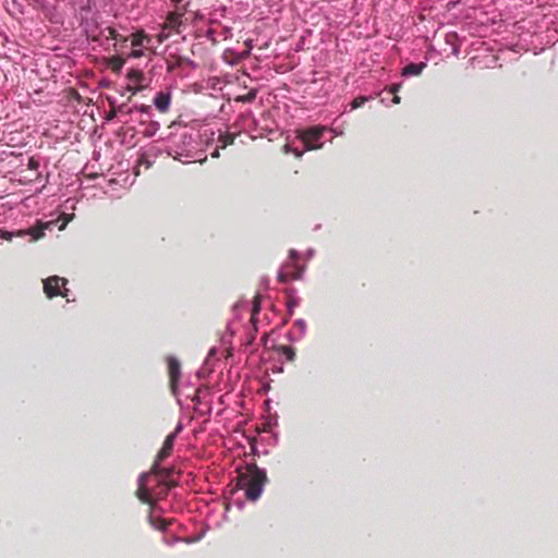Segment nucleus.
Segmentation results:
<instances>
[{
  "mask_svg": "<svg viewBox=\"0 0 558 558\" xmlns=\"http://www.w3.org/2000/svg\"><path fill=\"white\" fill-rule=\"evenodd\" d=\"M327 131L333 133L335 136L342 135V131H339V130L333 129V128H330V129L327 128Z\"/></svg>",
  "mask_w": 558,
  "mask_h": 558,
  "instance_id": "24",
  "label": "nucleus"
},
{
  "mask_svg": "<svg viewBox=\"0 0 558 558\" xmlns=\"http://www.w3.org/2000/svg\"><path fill=\"white\" fill-rule=\"evenodd\" d=\"M199 538H201V536H197L196 538H185L184 541L186 543H192V542L198 541Z\"/></svg>",
  "mask_w": 558,
  "mask_h": 558,
  "instance_id": "27",
  "label": "nucleus"
},
{
  "mask_svg": "<svg viewBox=\"0 0 558 558\" xmlns=\"http://www.w3.org/2000/svg\"><path fill=\"white\" fill-rule=\"evenodd\" d=\"M217 141H218L219 144L210 153L211 157H218L219 156V153H218L219 148H225L229 144H232L233 141H234V135L223 134V133L219 132Z\"/></svg>",
  "mask_w": 558,
  "mask_h": 558,
  "instance_id": "11",
  "label": "nucleus"
},
{
  "mask_svg": "<svg viewBox=\"0 0 558 558\" xmlns=\"http://www.w3.org/2000/svg\"><path fill=\"white\" fill-rule=\"evenodd\" d=\"M151 520V524L156 527V529H159V530H165L167 527V523L165 520L160 519L158 520V522H155L153 520V518H150Z\"/></svg>",
  "mask_w": 558,
  "mask_h": 558,
  "instance_id": "18",
  "label": "nucleus"
},
{
  "mask_svg": "<svg viewBox=\"0 0 558 558\" xmlns=\"http://www.w3.org/2000/svg\"><path fill=\"white\" fill-rule=\"evenodd\" d=\"M327 132L326 126L315 125L305 130L300 131L298 140L302 145V149L293 147V144H287L286 148L288 151H293L295 156L301 157L305 150L317 149L323 146V136Z\"/></svg>",
  "mask_w": 558,
  "mask_h": 558,
  "instance_id": "5",
  "label": "nucleus"
},
{
  "mask_svg": "<svg viewBox=\"0 0 558 558\" xmlns=\"http://www.w3.org/2000/svg\"><path fill=\"white\" fill-rule=\"evenodd\" d=\"M282 354L288 361H293L295 356V352L291 347L284 345L281 348Z\"/></svg>",
  "mask_w": 558,
  "mask_h": 558,
  "instance_id": "16",
  "label": "nucleus"
},
{
  "mask_svg": "<svg viewBox=\"0 0 558 558\" xmlns=\"http://www.w3.org/2000/svg\"><path fill=\"white\" fill-rule=\"evenodd\" d=\"M171 104V94L169 92H159L154 98L155 107L161 111H168Z\"/></svg>",
  "mask_w": 558,
  "mask_h": 558,
  "instance_id": "10",
  "label": "nucleus"
},
{
  "mask_svg": "<svg viewBox=\"0 0 558 558\" xmlns=\"http://www.w3.org/2000/svg\"><path fill=\"white\" fill-rule=\"evenodd\" d=\"M313 254H314V251H313V250H308V251H307V255H308V257L313 256Z\"/></svg>",
  "mask_w": 558,
  "mask_h": 558,
  "instance_id": "29",
  "label": "nucleus"
},
{
  "mask_svg": "<svg viewBox=\"0 0 558 558\" xmlns=\"http://www.w3.org/2000/svg\"><path fill=\"white\" fill-rule=\"evenodd\" d=\"M425 66V62L410 63L402 69V76L420 75Z\"/></svg>",
  "mask_w": 558,
  "mask_h": 558,
  "instance_id": "12",
  "label": "nucleus"
},
{
  "mask_svg": "<svg viewBox=\"0 0 558 558\" xmlns=\"http://www.w3.org/2000/svg\"><path fill=\"white\" fill-rule=\"evenodd\" d=\"M168 368H169V376H170V383L172 387V391L174 395H177L178 391V379L180 377V363L174 357L168 359Z\"/></svg>",
  "mask_w": 558,
  "mask_h": 558,
  "instance_id": "9",
  "label": "nucleus"
},
{
  "mask_svg": "<svg viewBox=\"0 0 558 558\" xmlns=\"http://www.w3.org/2000/svg\"><path fill=\"white\" fill-rule=\"evenodd\" d=\"M66 280L64 278L52 276L44 281V291L48 298L56 295L66 296L68 290L64 288Z\"/></svg>",
  "mask_w": 558,
  "mask_h": 558,
  "instance_id": "8",
  "label": "nucleus"
},
{
  "mask_svg": "<svg viewBox=\"0 0 558 558\" xmlns=\"http://www.w3.org/2000/svg\"><path fill=\"white\" fill-rule=\"evenodd\" d=\"M266 481V472L256 465H248L239 476L240 487L245 490L246 498L252 501L260 497Z\"/></svg>",
  "mask_w": 558,
  "mask_h": 558,
  "instance_id": "4",
  "label": "nucleus"
},
{
  "mask_svg": "<svg viewBox=\"0 0 558 558\" xmlns=\"http://www.w3.org/2000/svg\"><path fill=\"white\" fill-rule=\"evenodd\" d=\"M246 50L243 52V56H248L251 50L253 49V40L246 39L245 40Z\"/></svg>",
  "mask_w": 558,
  "mask_h": 558,
  "instance_id": "21",
  "label": "nucleus"
},
{
  "mask_svg": "<svg viewBox=\"0 0 558 558\" xmlns=\"http://www.w3.org/2000/svg\"><path fill=\"white\" fill-rule=\"evenodd\" d=\"M29 167L35 168V161L33 159L29 160Z\"/></svg>",
  "mask_w": 558,
  "mask_h": 558,
  "instance_id": "28",
  "label": "nucleus"
},
{
  "mask_svg": "<svg viewBox=\"0 0 558 558\" xmlns=\"http://www.w3.org/2000/svg\"><path fill=\"white\" fill-rule=\"evenodd\" d=\"M70 219H71V217H68L66 219H64L63 223L60 226L59 229L60 230L64 229Z\"/></svg>",
  "mask_w": 558,
  "mask_h": 558,
  "instance_id": "25",
  "label": "nucleus"
},
{
  "mask_svg": "<svg viewBox=\"0 0 558 558\" xmlns=\"http://www.w3.org/2000/svg\"><path fill=\"white\" fill-rule=\"evenodd\" d=\"M369 97L359 96L352 100L350 104L351 110L357 109L362 107L366 101H368Z\"/></svg>",
  "mask_w": 558,
  "mask_h": 558,
  "instance_id": "15",
  "label": "nucleus"
},
{
  "mask_svg": "<svg viewBox=\"0 0 558 558\" xmlns=\"http://www.w3.org/2000/svg\"><path fill=\"white\" fill-rule=\"evenodd\" d=\"M174 440L175 435L167 436L151 468V472L143 473L140 476L137 496L143 502L153 504L168 494L172 484L171 475L173 469L162 468L161 462L171 454Z\"/></svg>",
  "mask_w": 558,
  "mask_h": 558,
  "instance_id": "1",
  "label": "nucleus"
},
{
  "mask_svg": "<svg viewBox=\"0 0 558 558\" xmlns=\"http://www.w3.org/2000/svg\"><path fill=\"white\" fill-rule=\"evenodd\" d=\"M158 126H159V124H158V123H153V129H154V130H157V129H158Z\"/></svg>",
  "mask_w": 558,
  "mask_h": 558,
  "instance_id": "30",
  "label": "nucleus"
},
{
  "mask_svg": "<svg viewBox=\"0 0 558 558\" xmlns=\"http://www.w3.org/2000/svg\"><path fill=\"white\" fill-rule=\"evenodd\" d=\"M168 37H169V34L165 29H162L156 36L157 44L158 45L162 44Z\"/></svg>",
  "mask_w": 558,
  "mask_h": 558,
  "instance_id": "17",
  "label": "nucleus"
},
{
  "mask_svg": "<svg viewBox=\"0 0 558 558\" xmlns=\"http://www.w3.org/2000/svg\"><path fill=\"white\" fill-rule=\"evenodd\" d=\"M165 149L169 156L183 163L203 162L206 159V156H203L202 149L198 148V143L192 132L186 128L171 133L167 138Z\"/></svg>",
  "mask_w": 558,
  "mask_h": 558,
  "instance_id": "3",
  "label": "nucleus"
},
{
  "mask_svg": "<svg viewBox=\"0 0 558 558\" xmlns=\"http://www.w3.org/2000/svg\"><path fill=\"white\" fill-rule=\"evenodd\" d=\"M400 100H401L400 97L395 94L393 99H392L393 104H400Z\"/></svg>",
  "mask_w": 558,
  "mask_h": 558,
  "instance_id": "26",
  "label": "nucleus"
},
{
  "mask_svg": "<svg viewBox=\"0 0 558 558\" xmlns=\"http://www.w3.org/2000/svg\"><path fill=\"white\" fill-rule=\"evenodd\" d=\"M401 87V84L400 83H397V84H392L390 87H389V92L391 94H397L399 92Z\"/></svg>",
  "mask_w": 558,
  "mask_h": 558,
  "instance_id": "22",
  "label": "nucleus"
},
{
  "mask_svg": "<svg viewBox=\"0 0 558 558\" xmlns=\"http://www.w3.org/2000/svg\"><path fill=\"white\" fill-rule=\"evenodd\" d=\"M298 252L295 250L290 251L291 263H287L281 267L278 272V278L281 282H288L290 280L300 279L302 276V269L298 268L294 264L295 258L298 257Z\"/></svg>",
  "mask_w": 558,
  "mask_h": 558,
  "instance_id": "6",
  "label": "nucleus"
},
{
  "mask_svg": "<svg viewBox=\"0 0 558 558\" xmlns=\"http://www.w3.org/2000/svg\"><path fill=\"white\" fill-rule=\"evenodd\" d=\"M99 36L101 37L100 45L105 49H109L112 46L116 50H121L130 41L131 51L126 56L128 59H140L157 54L154 38L144 29H136L130 36H122L113 27L108 26L100 31Z\"/></svg>",
  "mask_w": 558,
  "mask_h": 558,
  "instance_id": "2",
  "label": "nucleus"
},
{
  "mask_svg": "<svg viewBox=\"0 0 558 558\" xmlns=\"http://www.w3.org/2000/svg\"><path fill=\"white\" fill-rule=\"evenodd\" d=\"M150 111H151L150 106H145V105H141V106L135 105L130 109L131 113H141V116H145L147 118H150Z\"/></svg>",
  "mask_w": 558,
  "mask_h": 558,
  "instance_id": "13",
  "label": "nucleus"
},
{
  "mask_svg": "<svg viewBox=\"0 0 558 558\" xmlns=\"http://www.w3.org/2000/svg\"><path fill=\"white\" fill-rule=\"evenodd\" d=\"M259 311V303L257 301L254 302V306H253V313H252V317H251V322L253 324H255V320H256V314L258 313Z\"/></svg>",
  "mask_w": 558,
  "mask_h": 558,
  "instance_id": "20",
  "label": "nucleus"
},
{
  "mask_svg": "<svg viewBox=\"0 0 558 558\" xmlns=\"http://www.w3.org/2000/svg\"><path fill=\"white\" fill-rule=\"evenodd\" d=\"M132 82L141 84L144 81V74L140 70H132L129 74Z\"/></svg>",
  "mask_w": 558,
  "mask_h": 558,
  "instance_id": "14",
  "label": "nucleus"
},
{
  "mask_svg": "<svg viewBox=\"0 0 558 558\" xmlns=\"http://www.w3.org/2000/svg\"><path fill=\"white\" fill-rule=\"evenodd\" d=\"M183 429V425L182 423H178L174 430L170 434V435H175V437L178 436V434Z\"/></svg>",
  "mask_w": 558,
  "mask_h": 558,
  "instance_id": "23",
  "label": "nucleus"
},
{
  "mask_svg": "<svg viewBox=\"0 0 558 558\" xmlns=\"http://www.w3.org/2000/svg\"><path fill=\"white\" fill-rule=\"evenodd\" d=\"M52 222H47L45 225H39L34 228L17 230L15 232L10 231H1L0 238L2 240L11 241L14 236H25L31 235L33 241H36L44 236V230L48 228Z\"/></svg>",
  "mask_w": 558,
  "mask_h": 558,
  "instance_id": "7",
  "label": "nucleus"
},
{
  "mask_svg": "<svg viewBox=\"0 0 558 558\" xmlns=\"http://www.w3.org/2000/svg\"><path fill=\"white\" fill-rule=\"evenodd\" d=\"M295 326L300 329L301 333L304 335L306 330V323L304 319H296Z\"/></svg>",
  "mask_w": 558,
  "mask_h": 558,
  "instance_id": "19",
  "label": "nucleus"
}]
</instances>
